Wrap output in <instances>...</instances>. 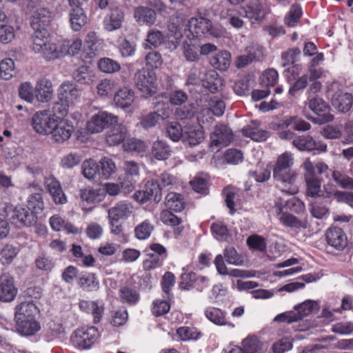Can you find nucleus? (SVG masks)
I'll list each match as a JSON object with an SVG mask.
<instances>
[{
	"instance_id": "59",
	"label": "nucleus",
	"mask_w": 353,
	"mask_h": 353,
	"mask_svg": "<svg viewBox=\"0 0 353 353\" xmlns=\"http://www.w3.org/2000/svg\"><path fill=\"white\" fill-rule=\"evenodd\" d=\"M124 150L128 152H145L148 148L145 142L135 139H126L123 144Z\"/></svg>"
},
{
	"instance_id": "16",
	"label": "nucleus",
	"mask_w": 353,
	"mask_h": 353,
	"mask_svg": "<svg viewBox=\"0 0 353 353\" xmlns=\"http://www.w3.org/2000/svg\"><path fill=\"white\" fill-rule=\"evenodd\" d=\"M134 100V92L127 87L120 88L114 95L115 105L128 112H133Z\"/></svg>"
},
{
	"instance_id": "40",
	"label": "nucleus",
	"mask_w": 353,
	"mask_h": 353,
	"mask_svg": "<svg viewBox=\"0 0 353 353\" xmlns=\"http://www.w3.org/2000/svg\"><path fill=\"white\" fill-rule=\"evenodd\" d=\"M99 175L104 179H109L117 172L115 162L109 157H102L99 163Z\"/></svg>"
},
{
	"instance_id": "50",
	"label": "nucleus",
	"mask_w": 353,
	"mask_h": 353,
	"mask_svg": "<svg viewBox=\"0 0 353 353\" xmlns=\"http://www.w3.org/2000/svg\"><path fill=\"white\" fill-rule=\"evenodd\" d=\"M81 170L83 176L88 180L94 179L97 174H99V164L92 159L83 161Z\"/></svg>"
},
{
	"instance_id": "46",
	"label": "nucleus",
	"mask_w": 353,
	"mask_h": 353,
	"mask_svg": "<svg viewBox=\"0 0 353 353\" xmlns=\"http://www.w3.org/2000/svg\"><path fill=\"white\" fill-rule=\"evenodd\" d=\"M279 212H277L278 219L280 222L286 227L294 228H305L306 223L301 221L294 216L288 214L281 212L280 207L278 208Z\"/></svg>"
},
{
	"instance_id": "49",
	"label": "nucleus",
	"mask_w": 353,
	"mask_h": 353,
	"mask_svg": "<svg viewBox=\"0 0 353 353\" xmlns=\"http://www.w3.org/2000/svg\"><path fill=\"white\" fill-rule=\"evenodd\" d=\"M80 196L87 203H99L104 198V194L101 189L85 188L81 190Z\"/></svg>"
},
{
	"instance_id": "2",
	"label": "nucleus",
	"mask_w": 353,
	"mask_h": 353,
	"mask_svg": "<svg viewBox=\"0 0 353 353\" xmlns=\"http://www.w3.org/2000/svg\"><path fill=\"white\" fill-rule=\"evenodd\" d=\"M31 50L48 61L57 59V43L51 41L50 34L46 28L34 30L32 35Z\"/></svg>"
},
{
	"instance_id": "9",
	"label": "nucleus",
	"mask_w": 353,
	"mask_h": 353,
	"mask_svg": "<svg viewBox=\"0 0 353 353\" xmlns=\"http://www.w3.org/2000/svg\"><path fill=\"white\" fill-rule=\"evenodd\" d=\"M304 178L307 186V194L312 197L321 196V182L320 179L314 174V167L310 159H306L303 165Z\"/></svg>"
},
{
	"instance_id": "3",
	"label": "nucleus",
	"mask_w": 353,
	"mask_h": 353,
	"mask_svg": "<svg viewBox=\"0 0 353 353\" xmlns=\"http://www.w3.org/2000/svg\"><path fill=\"white\" fill-rule=\"evenodd\" d=\"M208 15V11L205 9L200 8L196 14L188 21V30L193 37H201L206 33L215 37L222 36L223 32L213 27Z\"/></svg>"
},
{
	"instance_id": "58",
	"label": "nucleus",
	"mask_w": 353,
	"mask_h": 353,
	"mask_svg": "<svg viewBox=\"0 0 353 353\" xmlns=\"http://www.w3.org/2000/svg\"><path fill=\"white\" fill-rule=\"evenodd\" d=\"M302 15V8L299 4L291 6L290 11L285 16V21L288 26L294 27Z\"/></svg>"
},
{
	"instance_id": "1",
	"label": "nucleus",
	"mask_w": 353,
	"mask_h": 353,
	"mask_svg": "<svg viewBox=\"0 0 353 353\" xmlns=\"http://www.w3.org/2000/svg\"><path fill=\"white\" fill-rule=\"evenodd\" d=\"M293 163L292 154L285 152L279 156L273 170V177L281 183L282 192L290 195L298 192V187L295 185L297 175L294 171L290 169Z\"/></svg>"
},
{
	"instance_id": "28",
	"label": "nucleus",
	"mask_w": 353,
	"mask_h": 353,
	"mask_svg": "<svg viewBox=\"0 0 353 353\" xmlns=\"http://www.w3.org/2000/svg\"><path fill=\"white\" fill-rule=\"evenodd\" d=\"M82 47V40L80 38L74 39L70 43L68 40L63 39L57 42V59L66 55H75Z\"/></svg>"
},
{
	"instance_id": "25",
	"label": "nucleus",
	"mask_w": 353,
	"mask_h": 353,
	"mask_svg": "<svg viewBox=\"0 0 353 353\" xmlns=\"http://www.w3.org/2000/svg\"><path fill=\"white\" fill-rule=\"evenodd\" d=\"M123 19L124 14L121 9H111L103 19V28L108 32L117 30L121 27Z\"/></svg>"
},
{
	"instance_id": "4",
	"label": "nucleus",
	"mask_w": 353,
	"mask_h": 353,
	"mask_svg": "<svg viewBox=\"0 0 353 353\" xmlns=\"http://www.w3.org/2000/svg\"><path fill=\"white\" fill-rule=\"evenodd\" d=\"M134 82L142 97L148 98L157 91V77L153 71L139 70L134 77Z\"/></svg>"
},
{
	"instance_id": "30",
	"label": "nucleus",
	"mask_w": 353,
	"mask_h": 353,
	"mask_svg": "<svg viewBox=\"0 0 353 353\" xmlns=\"http://www.w3.org/2000/svg\"><path fill=\"white\" fill-rule=\"evenodd\" d=\"M243 16L248 18L252 23H260L263 20L265 16V12L262 8V5L257 2H252L242 8Z\"/></svg>"
},
{
	"instance_id": "8",
	"label": "nucleus",
	"mask_w": 353,
	"mask_h": 353,
	"mask_svg": "<svg viewBox=\"0 0 353 353\" xmlns=\"http://www.w3.org/2000/svg\"><path fill=\"white\" fill-rule=\"evenodd\" d=\"M99 336V332L95 327H83L73 332L71 341L75 347L88 349L97 341Z\"/></svg>"
},
{
	"instance_id": "61",
	"label": "nucleus",
	"mask_w": 353,
	"mask_h": 353,
	"mask_svg": "<svg viewBox=\"0 0 353 353\" xmlns=\"http://www.w3.org/2000/svg\"><path fill=\"white\" fill-rule=\"evenodd\" d=\"M44 208L42 196L40 193L30 195L28 201V209L34 214L40 213Z\"/></svg>"
},
{
	"instance_id": "22",
	"label": "nucleus",
	"mask_w": 353,
	"mask_h": 353,
	"mask_svg": "<svg viewBox=\"0 0 353 353\" xmlns=\"http://www.w3.org/2000/svg\"><path fill=\"white\" fill-rule=\"evenodd\" d=\"M35 98L41 103H48L53 95V87L51 81L46 78L39 79L34 87Z\"/></svg>"
},
{
	"instance_id": "7",
	"label": "nucleus",
	"mask_w": 353,
	"mask_h": 353,
	"mask_svg": "<svg viewBox=\"0 0 353 353\" xmlns=\"http://www.w3.org/2000/svg\"><path fill=\"white\" fill-rule=\"evenodd\" d=\"M48 135L57 143L68 141L74 132V125L67 118L56 117Z\"/></svg>"
},
{
	"instance_id": "44",
	"label": "nucleus",
	"mask_w": 353,
	"mask_h": 353,
	"mask_svg": "<svg viewBox=\"0 0 353 353\" xmlns=\"http://www.w3.org/2000/svg\"><path fill=\"white\" fill-rule=\"evenodd\" d=\"M165 206L170 210L176 212L182 211L185 208L183 197L175 192H170L165 197Z\"/></svg>"
},
{
	"instance_id": "5",
	"label": "nucleus",
	"mask_w": 353,
	"mask_h": 353,
	"mask_svg": "<svg viewBox=\"0 0 353 353\" xmlns=\"http://www.w3.org/2000/svg\"><path fill=\"white\" fill-rule=\"evenodd\" d=\"M118 121L117 116L107 111H100L88 120L86 130L91 134L100 133L112 125L117 124Z\"/></svg>"
},
{
	"instance_id": "14",
	"label": "nucleus",
	"mask_w": 353,
	"mask_h": 353,
	"mask_svg": "<svg viewBox=\"0 0 353 353\" xmlns=\"http://www.w3.org/2000/svg\"><path fill=\"white\" fill-rule=\"evenodd\" d=\"M9 221L16 227L30 226L36 221V215L23 207H14Z\"/></svg>"
},
{
	"instance_id": "26",
	"label": "nucleus",
	"mask_w": 353,
	"mask_h": 353,
	"mask_svg": "<svg viewBox=\"0 0 353 353\" xmlns=\"http://www.w3.org/2000/svg\"><path fill=\"white\" fill-rule=\"evenodd\" d=\"M59 98L60 100L72 103L81 94L77 85L70 81L63 82L58 90Z\"/></svg>"
},
{
	"instance_id": "42",
	"label": "nucleus",
	"mask_w": 353,
	"mask_h": 353,
	"mask_svg": "<svg viewBox=\"0 0 353 353\" xmlns=\"http://www.w3.org/2000/svg\"><path fill=\"white\" fill-rule=\"evenodd\" d=\"M231 55L228 51H221L211 58V65L221 71H225L230 65Z\"/></svg>"
},
{
	"instance_id": "6",
	"label": "nucleus",
	"mask_w": 353,
	"mask_h": 353,
	"mask_svg": "<svg viewBox=\"0 0 353 353\" xmlns=\"http://www.w3.org/2000/svg\"><path fill=\"white\" fill-rule=\"evenodd\" d=\"M204 104L200 110L199 120L202 123H210L213 119V116L221 117L225 109L224 101L216 96L208 97L204 99Z\"/></svg>"
},
{
	"instance_id": "39",
	"label": "nucleus",
	"mask_w": 353,
	"mask_h": 353,
	"mask_svg": "<svg viewBox=\"0 0 353 353\" xmlns=\"http://www.w3.org/2000/svg\"><path fill=\"white\" fill-rule=\"evenodd\" d=\"M151 154L157 160L163 161L169 158L171 150L165 141L157 140L152 143Z\"/></svg>"
},
{
	"instance_id": "33",
	"label": "nucleus",
	"mask_w": 353,
	"mask_h": 353,
	"mask_svg": "<svg viewBox=\"0 0 353 353\" xmlns=\"http://www.w3.org/2000/svg\"><path fill=\"white\" fill-rule=\"evenodd\" d=\"M49 223L54 231H63L67 234H79V230L73 224L67 222L59 214L52 216L49 219Z\"/></svg>"
},
{
	"instance_id": "55",
	"label": "nucleus",
	"mask_w": 353,
	"mask_h": 353,
	"mask_svg": "<svg viewBox=\"0 0 353 353\" xmlns=\"http://www.w3.org/2000/svg\"><path fill=\"white\" fill-rule=\"evenodd\" d=\"M228 264L241 266L244 263L243 257L239 254L236 249L232 246H228L223 250V256Z\"/></svg>"
},
{
	"instance_id": "36",
	"label": "nucleus",
	"mask_w": 353,
	"mask_h": 353,
	"mask_svg": "<svg viewBox=\"0 0 353 353\" xmlns=\"http://www.w3.org/2000/svg\"><path fill=\"white\" fill-rule=\"evenodd\" d=\"M74 79L81 84L89 85L97 79L94 70L89 66L82 65L73 72Z\"/></svg>"
},
{
	"instance_id": "32",
	"label": "nucleus",
	"mask_w": 353,
	"mask_h": 353,
	"mask_svg": "<svg viewBox=\"0 0 353 353\" xmlns=\"http://www.w3.org/2000/svg\"><path fill=\"white\" fill-rule=\"evenodd\" d=\"M16 328L21 335L30 336L40 330L41 327L34 319H15Z\"/></svg>"
},
{
	"instance_id": "29",
	"label": "nucleus",
	"mask_w": 353,
	"mask_h": 353,
	"mask_svg": "<svg viewBox=\"0 0 353 353\" xmlns=\"http://www.w3.org/2000/svg\"><path fill=\"white\" fill-rule=\"evenodd\" d=\"M39 310L32 301H24L16 305L14 309L15 319H34Z\"/></svg>"
},
{
	"instance_id": "60",
	"label": "nucleus",
	"mask_w": 353,
	"mask_h": 353,
	"mask_svg": "<svg viewBox=\"0 0 353 353\" xmlns=\"http://www.w3.org/2000/svg\"><path fill=\"white\" fill-rule=\"evenodd\" d=\"M85 43L93 55H95L97 52L102 48L103 41L99 39L94 32H90L87 34Z\"/></svg>"
},
{
	"instance_id": "27",
	"label": "nucleus",
	"mask_w": 353,
	"mask_h": 353,
	"mask_svg": "<svg viewBox=\"0 0 353 353\" xmlns=\"http://www.w3.org/2000/svg\"><path fill=\"white\" fill-rule=\"evenodd\" d=\"M333 107L340 112H347L352 107L353 96L348 92H337L332 99Z\"/></svg>"
},
{
	"instance_id": "18",
	"label": "nucleus",
	"mask_w": 353,
	"mask_h": 353,
	"mask_svg": "<svg viewBox=\"0 0 353 353\" xmlns=\"http://www.w3.org/2000/svg\"><path fill=\"white\" fill-rule=\"evenodd\" d=\"M45 187L56 204L67 203V196L63 192L60 182L53 176H49L45 179Z\"/></svg>"
},
{
	"instance_id": "57",
	"label": "nucleus",
	"mask_w": 353,
	"mask_h": 353,
	"mask_svg": "<svg viewBox=\"0 0 353 353\" xmlns=\"http://www.w3.org/2000/svg\"><path fill=\"white\" fill-rule=\"evenodd\" d=\"M211 231L214 237L219 241H227L230 237L228 229L222 222L214 223Z\"/></svg>"
},
{
	"instance_id": "10",
	"label": "nucleus",
	"mask_w": 353,
	"mask_h": 353,
	"mask_svg": "<svg viewBox=\"0 0 353 353\" xmlns=\"http://www.w3.org/2000/svg\"><path fill=\"white\" fill-rule=\"evenodd\" d=\"M56 117L49 110L37 111L32 117L31 125L34 130L41 135H48Z\"/></svg>"
},
{
	"instance_id": "11",
	"label": "nucleus",
	"mask_w": 353,
	"mask_h": 353,
	"mask_svg": "<svg viewBox=\"0 0 353 353\" xmlns=\"http://www.w3.org/2000/svg\"><path fill=\"white\" fill-rule=\"evenodd\" d=\"M231 129L224 124L215 125L210 134V148L218 149L228 146L232 141Z\"/></svg>"
},
{
	"instance_id": "31",
	"label": "nucleus",
	"mask_w": 353,
	"mask_h": 353,
	"mask_svg": "<svg viewBox=\"0 0 353 353\" xmlns=\"http://www.w3.org/2000/svg\"><path fill=\"white\" fill-rule=\"evenodd\" d=\"M51 12L46 8L37 9L32 17L31 27L34 30H41L48 26L51 21Z\"/></svg>"
},
{
	"instance_id": "20",
	"label": "nucleus",
	"mask_w": 353,
	"mask_h": 353,
	"mask_svg": "<svg viewBox=\"0 0 353 353\" xmlns=\"http://www.w3.org/2000/svg\"><path fill=\"white\" fill-rule=\"evenodd\" d=\"M307 105L312 112L322 117V122L327 123L334 120V115L329 112L328 104L322 99L314 97L308 101Z\"/></svg>"
},
{
	"instance_id": "15",
	"label": "nucleus",
	"mask_w": 353,
	"mask_h": 353,
	"mask_svg": "<svg viewBox=\"0 0 353 353\" xmlns=\"http://www.w3.org/2000/svg\"><path fill=\"white\" fill-rule=\"evenodd\" d=\"M209 279L206 276H197L194 272L184 273L181 275V288L189 290L196 288L199 292L203 291L209 286Z\"/></svg>"
},
{
	"instance_id": "62",
	"label": "nucleus",
	"mask_w": 353,
	"mask_h": 353,
	"mask_svg": "<svg viewBox=\"0 0 353 353\" xmlns=\"http://www.w3.org/2000/svg\"><path fill=\"white\" fill-rule=\"evenodd\" d=\"M17 254V250L11 245H6L0 250V262L3 265L10 264Z\"/></svg>"
},
{
	"instance_id": "64",
	"label": "nucleus",
	"mask_w": 353,
	"mask_h": 353,
	"mask_svg": "<svg viewBox=\"0 0 353 353\" xmlns=\"http://www.w3.org/2000/svg\"><path fill=\"white\" fill-rule=\"evenodd\" d=\"M332 178L341 188L353 190V179L340 171L334 170L332 172Z\"/></svg>"
},
{
	"instance_id": "52",
	"label": "nucleus",
	"mask_w": 353,
	"mask_h": 353,
	"mask_svg": "<svg viewBox=\"0 0 353 353\" xmlns=\"http://www.w3.org/2000/svg\"><path fill=\"white\" fill-rule=\"evenodd\" d=\"M179 339L183 341L197 340L201 336V332L193 327L183 326L176 330Z\"/></svg>"
},
{
	"instance_id": "54",
	"label": "nucleus",
	"mask_w": 353,
	"mask_h": 353,
	"mask_svg": "<svg viewBox=\"0 0 353 353\" xmlns=\"http://www.w3.org/2000/svg\"><path fill=\"white\" fill-rule=\"evenodd\" d=\"M15 64L10 58H6L0 61V77L4 80H10L14 77Z\"/></svg>"
},
{
	"instance_id": "34",
	"label": "nucleus",
	"mask_w": 353,
	"mask_h": 353,
	"mask_svg": "<svg viewBox=\"0 0 353 353\" xmlns=\"http://www.w3.org/2000/svg\"><path fill=\"white\" fill-rule=\"evenodd\" d=\"M243 353H262L266 349L265 344L256 336H248L241 342Z\"/></svg>"
},
{
	"instance_id": "63",
	"label": "nucleus",
	"mask_w": 353,
	"mask_h": 353,
	"mask_svg": "<svg viewBox=\"0 0 353 353\" xmlns=\"http://www.w3.org/2000/svg\"><path fill=\"white\" fill-rule=\"evenodd\" d=\"M164 40V37L162 32L159 30H152L148 32L146 39V43L145 44V48L157 47L160 46Z\"/></svg>"
},
{
	"instance_id": "51",
	"label": "nucleus",
	"mask_w": 353,
	"mask_h": 353,
	"mask_svg": "<svg viewBox=\"0 0 353 353\" xmlns=\"http://www.w3.org/2000/svg\"><path fill=\"white\" fill-rule=\"evenodd\" d=\"M97 66L100 71L108 74L115 73L121 70V65L117 61L108 57L100 59Z\"/></svg>"
},
{
	"instance_id": "35",
	"label": "nucleus",
	"mask_w": 353,
	"mask_h": 353,
	"mask_svg": "<svg viewBox=\"0 0 353 353\" xmlns=\"http://www.w3.org/2000/svg\"><path fill=\"white\" fill-rule=\"evenodd\" d=\"M134 18L139 23L153 25L157 19L155 11L148 7L140 6L134 10Z\"/></svg>"
},
{
	"instance_id": "38",
	"label": "nucleus",
	"mask_w": 353,
	"mask_h": 353,
	"mask_svg": "<svg viewBox=\"0 0 353 353\" xmlns=\"http://www.w3.org/2000/svg\"><path fill=\"white\" fill-rule=\"evenodd\" d=\"M70 26L73 30L79 31L87 23V16L81 7L73 8L70 13Z\"/></svg>"
},
{
	"instance_id": "41",
	"label": "nucleus",
	"mask_w": 353,
	"mask_h": 353,
	"mask_svg": "<svg viewBox=\"0 0 353 353\" xmlns=\"http://www.w3.org/2000/svg\"><path fill=\"white\" fill-rule=\"evenodd\" d=\"M117 88V82L110 79H104L97 85V94L100 97H111Z\"/></svg>"
},
{
	"instance_id": "47",
	"label": "nucleus",
	"mask_w": 353,
	"mask_h": 353,
	"mask_svg": "<svg viewBox=\"0 0 353 353\" xmlns=\"http://www.w3.org/2000/svg\"><path fill=\"white\" fill-rule=\"evenodd\" d=\"M79 285L85 290L94 291L99 288V282L92 273L82 274L78 279Z\"/></svg>"
},
{
	"instance_id": "24",
	"label": "nucleus",
	"mask_w": 353,
	"mask_h": 353,
	"mask_svg": "<svg viewBox=\"0 0 353 353\" xmlns=\"http://www.w3.org/2000/svg\"><path fill=\"white\" fill-rule=\"evenodd\" d=\"M327 243L336 250H343L347 245V236L340 228L330 227L325 233Z\"/></svg>"
},
{
	"instance_id": "19",
	"label": "nucleus",
	"mask_w": 353,
	"mask_h": 353,
	"mask_svg": "<svg viewBox=\"0 0 353 353\" xmlns=\"http://www.w3.org/2000/svg\"><path fill=\"white\" fill-rule=\"evenodd\" d=\"M105 134V141L110 146L118 145L125 141L128 132L127 128L119 123L113 124Z\"/></svg>"
},
{
	"instance_id": "53",
	"label": "nucleus",
	"mask_w": 353,
	"mask_h": 353,
	"mask_svg": "<svg viewBox=\"0 0 353 353\" xmlns=\"http://www.w3.org/2000/svg\"><path fill=\"white\" fill-rule=\"evenodd\" d=\"M245 136L250 137L253 141L261 142L265 141L270 136L269 132L248 125L243 129Z\"/></svg>"
},
{
	"instance_id": "48",
	"label": "nucleus",
	"mask_w": 353,
	"mask_h": 353,
	"mask_svg": "<svg viewBox=\"0 0 353 353\" xmlns=\"http://www.w3.org/2000/svg\"><path fill=\"white\" fill-rule=\"evenodd\" d=\"M153 230V224L150 220L146 219L134 228V236L139 240H146L150 236Z\"/></svg>"
},
{
	"instance_id": "56",
	"label": "nucleus",
	"mask_w": 353,
	"mask_h": 353,
	"mask_svg": "<svg viewBox=\"0 0 353 353\" xmlns=\"http://www.w3.org/2000/svg\"><path fill=\"white\" fill-rule=\"evenodd\" d=\"M220 17L222 19H228L229 23L234 28L239 29L244 25L243 20L236 11L234 10H225L221 12Z\"/></svg>"
},
{
	"instance_id": "13",
	"label": "nucleus",
	"mask_w": 353,
	"mask_h": 353,
	"mask_svg": "<svg viewBox=\"0 0 353 353\" xmlns=\"http://www.w3.org/2000/svg\"><path fill=\"white\" fill-rule=\"evenodd\" d=\"M292 144L300 151L316 150L319 153L327 150V144L322 141L315 140L309 135H303L296 137Z\"/></svg>"
},
{
	"instance_id": "17",
	"label": "nucleus",
	"mask_w": 353,
	"mask_h": 353,
	"mask_svg": "<svg viewBox=\"0 0 353 353\" xmlns=\"http://www.w3.org/2000/svg\"><path fill=\"white\" fill-rule=\"evenodd\" d=\"M133 212V205L128 201H121L108 210V218L112 221L128 219Z\"/></svg>"
},
{
	"instance_id": "21",
	"label": "nucleus",
	"mask_w": 353,
	"mask_h": 353,
	"mask_svg": "<svg viewBox=\"0 0 353 353\" xmlns=\"http://www.w3.org/2000/svg\"><path fill=\"white\" fill-rule=\"evenodd\" d=\"M79 307L82 312L92 314L94 323H99L104 313V305L99 301L81 300Z\"/></svg>"
},
{
	"instance_id": "37",
	"label": "nucleus",
	"mask_w": 353,
	"mask_h": 353,
	"mask_svg": "<svg viewBox=\"0 0 353 353\" xmlns=\"http://www.w3.org/2000/svg\"><path fill=\"white\" fill-rule=\"evenodd\" d=\"M204 138V131L201 127H190L184 131L183 141L190 145H196L201 143Z\"/></svg>"
},
{
	"instance_id": "12",
	"label": "nucleus",
	"mask_w": 353,
	"mask_h": 353,
	"mask_svg": "<svg viewBox=\"0 0 353 353\" xmlns=\"http://www.w3.org/2000/svg\"><path fill=\"white\" fill-rule=\"evenodd\" d=\"M18 294L14 279L9 274L0 276V301L9 303L14 300Z\"/></svg>"
},
{
	"instance_id": "45",
	"label": "nucleus",
	"mask_w": 353,
	"mask_h": 353,
	"mask_svg": "<svg viewBox=\"0 0 353 353\" xmlns=\"http://www.w3.org/2000/svg\"><path fill=\"white\" fill-rule=\"evenodd\" d=\"M318 309L317 302L312 300H307L294 307L296 314L299 316V321L316 312Z\"/></svg>"
},
{
	"instance_id": "23",
	"label": "nucleus",
	"mask_w": 353,
	"mask_h": 353,
	"mask_svg": "<svg viewBox=\"0 0 353 353\" xmlns=\"http://www.w3.org/2000/svg\"><path fill=\"white\" fill-rule=\"evenodd\" d=\"M204 314L208 321L216 325L234 327V324L228 321L227 312L220 308L208 306L205 309Z\"/></svg>"
},
{
	"instance_id": "43",
	"label": "nucleus",
	"mask_w": 353,
	"mask_h": 353,
	"mask_svg": "<svg viewBox=\"0 0 353 353\" xmlns=\"http://www.w3.org/2000/svg\"><path fill=\"white\" fill-rule=\"evenodd\" d=\"M223 81L218 77V74L214 70H210L205 74V79L203 80V85L210 92H214L219 90L223 86Z\"/></svg>"
}]
</instances>
